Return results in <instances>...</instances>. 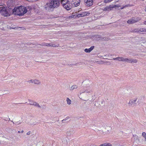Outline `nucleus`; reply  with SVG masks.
<instances>
[{"instance_id": "a211bd4d", "label": "nucleus", "mask_w": 146, "mask_h": 146, "mask_svg": "<svg viewBox=\"0 0 146 146\" xmlns=\"http://www.w3.org/2000/svg\"><path fill=\"white\" fill-rule=\"evenodd\" d=\"M78 86L76 85H72L70 88V90L71 91H73L75 89H76L77 88Z\"/></svg>"}, {"instance_id": "e433bc0d", "label": "nucleus", "mask_w": 146, "mask_h": 146, "mask_svg": "<svg viewBox=\"0 0 146 146\" xmlns=\"http://www.w3.org/2000/svg\"><path fill=\"white\" fill-rule=\"evenodd\" d=\"M24 132V131L23 130H22L21 132L22 133H23Z\"/></svg>"}, {"instance_id": "f704fd0d", "label": "nucleus", "mask_w": 146, "mask_h": 146, "mask_svg": "<svg viewBox=\"0 0 146 146\" xmlns=\"http://www.w3.org/2000/svg\"><path fill=\"white\" fill-rule=\"evenodd\" d=\"M144 24L146 25V21H145L143 23Z\"/></svg>"}, {"instance_id": "4468645a", "label": "nucleus", "mask_w": 146, "mask_h": 146, "mask_svg": "<svg viewBox=\"0 0 146 146\" xmlns=\"http://www.w3.org/2000/svg\"><path fill=\"white\" fill-rule=\"evenodd\" d=\"M113 60H117L119 61H123L124 58L123 57H118L115 58H113Z\"/></svg>"}, {"instance_id": "4c0bfd02", "label": "nucleus", "mask_w": 146, "mask_h": 146, "mask_svg": "<svg viewBox=\"0 0 146 146\" xmlns=\"http://www.w3.org/2000/svg\"><path fill=\"white\" fill-rule=\"evenodd\" d=\"M19 27V28H20V27Z\"/></svg>"}, {"instance_id": "79ce46f5", "label": "nucleus", "mask_w": 146, "mask_h": 146, "mask_svg": "<svg viewBox=\"0 0 146 146\" xmlns=\"http://www.w3.org/2000/svg\"><path fill=\"white\" fill-rule=\"evenodd\" d=\"M12 28V29H15V28Z\"/></svg>"}, {"instance_id": "2eb2a0df", "label": "nucleus", "mask_w": 146, "mask_h": 146, "mask_svg": "<svg viewBox=\"0 0 146 146\" xmlns=\"http://www.w3.org/2000/svg\"><path fill=\"white\" fill-rule=\"evenodd\" d=\"M33 83L35 84L40 85L41 84V82L40 80L37 79H34Z\"/></svg>"}, {"instance_id": "39448f33", "label": "nucleus", "mask_w": 146, "mask_h": 146, "mask_svg": "<svg viewBox=\"0 0 146 146\" xmlns=\"http://www.w3.org/2000/svg\"><path fill=\"white\" fill-rule=\"evenodd\" d=\"M133 32L144 34L146 33V29L145 28H137L135 29Z\"/></svg>"}, {"instance_id": "6e6552de", "label": "nucleus", "mask_w": 146, "mask_h": 146, "mask_svg": "<svg viewBox=\"0 0 146 146\" xmlns=\"http://www.w3.org/2000/svg\"><path fill=\"white\" fill-rule=\"evenodd\" d=\"M80 0H72L71 5L73 7H77L80 5Z\"/></svg>"}, {"instance_id": "bb28decb", "label": "nucleus", "mask_w": 146, "mask_h": 146, "mask_svg": "<svg viewBox=\"0 0 146 146\" xmlns=\"http://www.w3.org/2000/svg\"><path fill=\"white\" fill-rule=\"evenodd\" d=\"M70 118V117H66L65 119H63L62 120V121H66L68 120Z\"/></svg>"}, {"instance_id": "412c9836", "label": "nucleus", "mask_w": 146, "mask_h": 146, "mask_svg": "<svg viewBox=\"0 0 146 146\" xmlns=\"http://www.w3.org/2000/svg\"><path fill=\"white\" fill-rule=\"evenodd\" d=\"M99 146H112V145L110 143H108L101 144Z\"/></svg>"}, {"instance_id": "a19ab883", "label": "nucleus", "mask_w": 146, "mask_h": 146, "mask_svg": "<svg viewBox=\"0 0 146 146\" xmlns=\"http://www.w3.org/2000/svg\"><path fill=\"white\" fill-rule=\"evenodd\" d=\"M12 122L13 123V124H14V123L12 121Z\"/></svg>"}, {"instance_id": "393cba45", "label": "nucleus", "mask_w": 146, "mask_h": 146, "mask_svg": "<svg viewBox=\"0 0 146 146\" xmlns=\"http://www.w3.org/2000/svg\"><path fill=\"white\" fill-rule=\"evenodd\" d=\"M33 102V104H29L30 105H34L36 107V106H37V105L38 103L36 102Z\"/></svg>"}, {"instance_id": "72a5a7b5", "label": "nucleus", "mask_w": 146, "mask_h": 146, "mask_svg": "<svg viewBox=\"0 0 146 146\" xmlns=\"http://www.w3.org/2000/svg\"><path fill=\"white\" fill-rule=\"evenodd\" d=\"M29 102H31V103L30 104H33V102H34L33 101H31L30 100H29Z\"/></svg>"}, {"instance_id": "5701e85b", "label": "nucleus", "mask_w": 146, "mask_h": 146, "mask_svg": "<svg viewBox=\"0 0 146 146\" xmlns=\"http://www.w3.org/2000/svg\"><path fill=\"white\" fill-rule=\"evenodd\" d=\"M66 101L68 104L70 105L71 104V100L68 98H66Z\"/></svg>"}, {"instance_id": "473e14b6", "label": "nucleus", "mask_w": 146, "mask_h": 146, "mask_svg": "<svg viewBox=\"0 0 146 146\" xmlns=\"http://www.w3.org/2000/svg\"><path fill=\"white\" fill-rule=\"evenodd\" d=\"M31 134V131H29L27 133V135H29Z\"/></svg>"}, {"instance_id": "423d86ee", "label": "nucleus", "mask_w": 146, "mask_h": 146, "mask_svg": "<svg viewBox=\"0 0 146 146\" xmlns=\"http://www.w3.org/2000/svg\"><path fill=\"white\" fill-rule=\"evenodd\" d=\"M140 20V19L138 17H133L127 21V23L129 24L135 23Z\"/></svg>"}, {"instance_id": "c85d7f7f", "label": "nucleus", "mask_w": 146, "mask_h": 146, "mask_svg": "<svg viewBox=\"0 0 146 146\" xmlns=\"http://www.w3.org/2000/svg\"><path fill=\"white\" fill-rule=\"evenodd\" d=\"M33 81H34V79H32V80H29L28 81V82L29 83H33Z\"/></svg>"}, {"instance_id": "1a4fd4ad", "label": "nucleus", "mask_w": 146, "mask_h": 146, "mask_svg": "<svg viewBox=\"0 0 146 146\" xmlns=\"http://www.w3.org/2000/svg\"><path fill=\"white\" fill-rule=\"evenodd\" d=\"M90 14V13L88 11H85L82 12L80 14H78L77 15V16L78 17H83L86 16H89Z\"/></svg>"}, {"instance_id": "7ed1b4c3", "label": "nucleus", "mask_w": 146, "mask_h": 146, "mask_svg": "<svg viewBox=\"0 0 146 146\" xmlns=\"http://www.w3.org/2000/svg\"><path fill=\"white\" fill-rule=\"evenodd\" d=\"M84 93H86L88 95L92 94L93 93L92 88V87H90V85L89 86H86L84 90H82L80 91V94Z\"/></svg>"}, {"instance_id": "b1692460", "label": "nucleus", "mask_w": 146, "mask_h": 146, "mask_svg": "<svg viewBox=\"0 0 146 146\" xmlns=\"http://www.w3.org/2000/svg\"><path fill=\"white\" fill-rule=\"evenodd\" d=\"M138 61L136 59H134L133 58H131V63H137Z\"/></svg>"}, {"instance_id": "c9c22d12", "label": "nucleus", "mask_w": 146, "mask_h": 146, "mask_svg": "<svg viewBox=\"0 0 146 146\" xmlns=\"http://www.w3.org/2000/svg\"><path fill=\"white\" fill-rule=\"evenodd\" d=\"M74 65V64H70V65L71 66H73V65Z\"/></svg>"}, {"instance_id": "c756f323", "label": "nucleus", "mask_w": 146, "mask_h": 146, "mask_svg": "<svg viewBox=\"0 0 146 146\" xmlns=\"http://www.w3.org/2000/svg\"><path fill=\"white\" fill-rule=\"evenodd\" d=\"M36 123V122L30 123L29 124V125H35L36 124V123Z\"/></svg>"}, {"instance_id": "4be33fe9", "label": "nucleus", "mask_w": 146, "mask_h": 146, "mask_svg": "<svg viewBox=\"0 0 146 146\" xmlns=\"http://www.w3.org/2000/svg\"><path fill=\"white\" fill-rule=\"evenodd\" d=\"M40 45H41V46H50V43H42L41 44H40Z\"/></svg>"}, {"instance_id": "0eeeda50", "label": "nucleus", "mask_w": 146, "mask_h": 146, "mask_svg": "<svg viewBox=\"0 0 146 146\" xmlns=\"http://www.w3.org/2000/svg\"><path fill=\"white\" fill-rule=\"evenodd\" d=\"M96 39L97 40H108L110 39L109 37H103L100 35H97L96 36Z\"/></svg>"}, {"instance_id": "58836bf2", "label": "nucleus", "mask_w": 146, "mask_h": 146, "mask_svg": "<svg viewBox=\"0 0 146 146\" xmlns=\"http://www.w3.org/2000/svg\"><path fill=\"white\" fill-rule=\"evenodd\" d=\"M80 10H79L78 11H80Z\"/></svg>"}, {"instance_id": "2f4dec72", "label": "nucleus", "mask_w": 146, "mask_h": 146, "mask_svg": "<svg viewBox=\"0 0 146 146\" xmlns=\"http://www.w3.org/2000/svg\"><path fill=\"white\" fill-rule=\"evenodd\" d=\"M19 123V121H17L16 123V124L17 125L18 124H19L21 123V122L20 121Z\"/></svg>"}, {"instance_id": "7c9ffc66", "label": "nucleus", "mask_w": 146, "mask_h": 146, "mask_svg": "<svg viewBox=\"0 0 146 146\" xmlns=\"http://www.w3.org/2000/svg\"><path fill=\"white\" fill-rule=\"evenodd\" d=\"M36 107H38L39 108H41L42 107V106H41L40 105L38 104L37 105V106H36Z\"/></svg>"}, {"instance_id": "ea45409f", "label": "nucleus", "mask_w": 146, "mask_h": 146, "mask_svg": "<svg viewBox=\"0 0 146 146\" xmlns=\"http://www.w3.org/2000/svg\"><path fill=\"white\" fill-rule=\"evenodd\" d=\"M20 131H18V133H20Z\"/></svg>"}, {"instance_id": "ddd939ff", "label": "nucleus", "mask_w": 146, "mask_h": 146, "mask_svg": "<svg viewBox=\"0 0 146 146\" xmlns=\"http://www.w3.org/2000/svg\"><path fill=\"white\" fill-rule=\"evenodd\" d=\"M94 48V46H92L89 48H86L84 50L86 52H90Z\"/></svg>"}, {"instance_id": "f3484780", "label": "nucleus", "mask_w": 146, "mask_h": 146, "mask_svg": "<svg viewBox=\"0 0 146 146\" xmlns=\"http://www.w3.org/2000/svg\"><path fill=\"white\" fill-rule=\"evenodd\" d=\"M61 3L62 5L63 6L65 4H66L68 2V0H61Z\"/></svg>"}, {"instance_id": "9d476101", "label": "nucleus", "mask_w": 146, "mask_h": 146, "mask_svg": "<svg viewBox=\"0 0 146 146\" xmlns=\"http://www.w3.org/2000/svg\"><path fill=\"white\" fill-rule=\"evenodd\" d=\"M85 5L88 7L91 6L93 5V0H84Z\"/></svg>"}, {"instance_id": "a878e982", "label": "nucleus", "mask_w": 146, "mask_h": 146, "mask_svg": "<svg viewBox=\"0 0 146 146\" xmlns=\"http://www.w3.org/2000/svg\"><path fill=\"white\" fill-rule=\"evenodd\" d=\"M142 135L144 137L146 140V133L145 132H143L142 133Z\"/></svg>"}, {"instance_id": "6ab92c4d", "label": "nucleus", "mask_w": 146, "mask_h": 146, "mask_svg": "<svg viewBox=\"0 0 146 146\" xmlns=\"http://www.w3.org/2000/svg\"><path fill=\"white\" fill-rule=\"evenodd\" d=\"M50 46H52L53 47H58L59 46V44H57L56 45L53 43H50Z\"/></svg>"}, {"instance_id": "9b49d317", "label": "nucleus", "mask_w": 146, "mask_h": 146, "mask_svg": "<svg viewBox=\"0 0 146 146\" xmlns=\"http://www.w3.org/2000/svg\"><path fill=\"white\" fill-rule=\"evenodd\" d=\"M63 7L65 8L67 10H70L72 7L71 3V4H70L68 3L64 5Z\"/></svg>"}, {"instance_id": "f03ea898", "label": "nucleus", "mask_w": 146, "mask_h": 146, "mask_svg": "<svg viewBox=\"0 0 146 146\" xmlns=\"http://www.w3.org/2000/svg\"><path fill=\"white\" fill-rule=\"evenodd\" d=\"M50 3H48L45 6V8L46 10L50 9L55 8L59 6L60 4V0H51Z\"/></svg>"}, {"instance_id": "dca6fc26", "label": "nucleus", "mask_w": 146, "mask_h": 146, "mask_svg": "<svg viewBox=\"0 0 146 146\" xmlns=\"http://www.w3.org/2000/svg\"><path fill=\"white\" fill-rule=\"evenodd\" d=\"M136 101V100H134L133 101L130 100L129 101V106H133L134 105V104L135 102Z\"/></svg>"}, {"instance_id": "aec40b11", "label": "nucleus", "mask_w": 146, "mask_h": 146, "mask_svg": "<svg viewBox=\"0 0 146 146\" xmlns=\"http://www.w3.org/2000/svg\"><path fill=\"white\" fill-rule=\"evenodd\" d=\"M131 58L128 59L127 58H124L123 61H125L127 62L131 63Z\"/></svg>"}, {"instance_id": "f8f14e48", "label": "nucleus", "mask_w": 146, "mask_h": 146, "mask_svg": "<svg viewBox=\"0 0 146 146\" xmlns=\"http://www.w3.org/2000/svg\"><path fill=\"white\" fill-rule=\"evenodd\" d=\"M113 7L111 5L108 6L104 8V10L108 11H109L111 10Z\"/></svg>"}, {"instance_id": "cd10ccee", "label": "nucleus", "mask_w": 146, "mask_h": 146, "mask_svg": "<svg viewBox=\"0 0 146 146\" xmlns=\"http://www.w3.org/2000/svg\"><path fill=\"white\" fill-rule=\"evenodd\" d=\"M112 0H104V2L105 3H106L111 2Z\"/></svg>"}, {"instance_id": "f257e3e1", "label": "nucleus", "mask_w": 146, "mask_h": 146, "mask_svg": "<svg viewBox=\"0 0 146 146\" xmlns=\"http://www.w3.org/2000/svg\"><path fill=\"white\" fill-rule=\"evenodd\" d=\"M31 7H28L27 8L23 6H20L18 8H15L12 10L13 13L16 15H23L26 13L27 10H29L31 9Z\"/></svg>"}, {"instance_id": "20e7f679", "label": "nucleus", "mask_w": 146, "mask_h": 146, "mask_svg": "<svg viewBox=\"0 0 146 146\" xmlns=\"http://www.w3.org/2000/svg\"><path fill=\"white\" fill-rule=\"evenodd\" d=\"M0 13L5 16L9 15L10 14L8 12L7 9H6V8L2 5H0Z\"/></svg>"}]
</instances>
